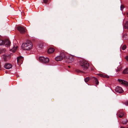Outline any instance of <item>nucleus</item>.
<instances>
[{"label":"nucleus","mask_w":128,"mask_h":128,"mask_svg":"<svg viewBox=\"0 0 128 128\" xmlns=\"http://www.w3.org/2000/svg\"><path fill=\"white\" fill-rule=\"evenodd\" d=\"M45 46V44L44 43H42L40 44L38 46L39 48H44Z\"/></svg>","instance_id":"ddd939ff"},{"label":"nucleus","mask_w":128,"mask_h":128,"mask_svg":"<svg viewBox=\"0 0 128 128\" xmlns=\"http://www.w3.org/2000/svg\"><path fill=\"white\" fill-rule=\"evenodd\" d=\"M126 105H128V101H126L125 103Z\"/></svg>","instance_id":"bb28decb"},{"label":"nucleus","mask_w":128,"mask_h":128,"mask_svg":"<svg viewBox=\"0 0 128 128\" xmlns=\"http://www.w3.org/2000/svg\"><path fill=\"white\" fill-rule=\"evenodd\" d=\"M118 115L120 118H122L125 116L124 112H122V110L120 111L118 113Z\"/></svg>","instance_id":"9d476101"},{"label":"nucleus","mask_w":128,"mask_h":128,"mask_svg":"<svg viewBox=\"0 0 128 128\" xmlns=\"http://www.w3.org/2000/svg\"><path fill=\"white\" fill-rule=\"evenodd\" d=\"M8 57L7 56H4L3 57V58L4 60H6V58Z\"/></svg>","instance_id":"b1692460"},{"label":"nucleus","mask_w":128,"mask_h":128,"mask_svg":"<svg viewBox=\"0 0 128 128\" xmlns=\"http://www.w3.org/2000/svg\"><path fill=\"white\" fill-rule=\"evenodd\" d=\"M115 90L116 92L118 93H122L123 92L122 88L119 86L116 87Z\"/></svg>","instance_id":"6e6552de"},{"label":"nucleus","mask_w":128,"mask_h":128,"mask_svg":"<svg viewBox=\"0 0 128 128\" xmlns=\"http://www.w3.org/2000/svg\"><path fill=\"white\" fill-rule=\"evenodd\" d=\"M40 61L45 64L48 63L49 62V59L47 58H45L44 56H40L39 58Z\"/></svg>","instance_id":"20e7f679"},{"label":"nucleus","mask_w":128,"mask_h":128,"mask_svg":"<svg viewBox=\"0 0 128 128\" xmlns=\"http://www.w3.org/2000/svg\"><path fill=\"white\" fill-rule=\"evenodd\" d=\"M127 16H128V12L127 13Z\"/></svg>","instance_id":"c85d7f7f"},{"label":"nucleus","mask_w":128,"mask_h":128,"mask_svg":"<svg viewBox=\"0 0 128 128\" xmlns=\"http://www.w3.org/2000/svg\"><path fill=\"white\" fill-rule=\"evenodd\" d=\"M122 73L123 74H128V68H127L126 69L124 70Z\"/></svg>","instance_id":"a211bd4d"},{"label":"nucleus","mask_w":128,"mask_h":128,"mask_svg":"<svg viewBox=\"0 0 128 128\" xmlns=\"http://www.w3.org/2000/svg\"><path fill=\"white\" fill-rule=\"evenodd\" d=\"M48 2V0H43V2L45 3L46 4Z\"/></svg>","instance_id":"393cba45"},{"label":"nucleus","mask_w":128,"mask_h":128,"mask_svg":"<svg viewBox=\"0 0 128 128\" xmlns=\"http://www.w3.org/2000/svg\"><path fill=\"white\" fill-rule=\"evenodd\" d=\"M4 68L6 69H9L12 67V65L10 64H6L4 65Z\"/></svg>","instance_id":"1a4fd4ad"},{"label":"nucleus","mask_w":128,"mask_h":128,"mask_svg":"<svg viewBox=\"0 0 128 128\" xmlns=\"http://www.w3.org/2000/svg\"><path fill=\"white\" fill-rule=\"evenodd\" d=\"M94 80L95 82V83L96 84H98L99 83L98 81V80L96 78H94Z\"/></svg>","instance_id":"6ab92c4d"},{"label":"nucleus","mask_w":128,"mask_h":128,"mask_svg":"<svg viewBox=\"0 0 128 128\" xmlns=\"http://www.w3.org/2000/svg\"><path fill=\"white\" fill-rule=\"evenodd\" d=\"M54 48H50L48 50V54H51L54 51Z\"/></svg>","instance_id":"9b49d317"},{"label":"nucleus","mask_w":128,"mask_h":128,"mask_svg":"<svg viewBox=\"0 0 128 128\" xmlns=\"http://www.w3.org/2000/svg\"><path fill=\"white\" fill-rule=\"evenodd\" d=\"M120 128H128V126H127L124 127L123 126H121L120 127Z\"/></svg>","instance_id":"a878e982"},{"label":"nucleus","mask_w":128,"mask_h":128,"mask_svg":"<svg viewBox=\"0 0 128 128\" xmlns=\"http://www.w3.org/2000/svg\"><path fill=\"white\" fill-rule=\"evenodd\" d=\"M122 123L124 124H127L128 125V122L127 120L126 119H124L122 121Z\"/></svg>","instance_id":"2eb2a0df"},{"label":"nucleus","mask_w":128,"mask_h":128,"mask_svg":"<svg viewBox=\"0 0 128 128\" xmlns=\"http://www.w3.org/2000/svg\"><path fill=\"white\" fill-rule=\"evenodd\" d=\"M18 30L22 34L25 33L26 31V30L25 28H24L21 26H18Z\"/></svg>","instance_id":"39448f33"},{"label":"nucleus","mask_w":128,"mask_h":128,"mask_svg":"<svg viewBox=\"0 0 128 128\" xmlns=\"http://www.w3.org/2000/svg\"><path fill=\"white\" fill-rule=\"evenodd\" d=\"M65 57V54L64 52H62L60 56L56 57L55 58V59L57 61H60L64 58Z\"/></svg>","instance_id":"7ed1b4c3"},{"label":"nucleus","mask_w":128,"mask_h":128,"mask_svg":"<svg viewBox=\"0 0 128 128\" xmlns=\"http://www.w3.org/2000/svg\"><path fill=\"white\" fill-rule=\"evenodd\" d=\"M118 81L122 84L123 85L126 86H128V82L125 80L122 79H119L118 80Z\"/></svg>","instance_id":"423d86ee"},{"label":"nucleus","mask_w":128,"mask_h":128,"mask_svg":"<svg viewBox=\"0 0 128 128\" xmlns=\"http://www.w3.org/2000/svg\"><path fill=\"white\" fill-rule=\"evenodd\" d=\"M99 75L101 77L106 78H109V76L104 74H99Z\"/></svg>","instance_id":"4468645a"},{"label":"nucleus","mask_w":128,"mask_h":128,"mask_svg":"<svg viewBox=\"0 0 128 128\" xmlns=\"http://www.w3.org/2000/svg\"><path fill=\"white\" fill-rule=\"evenodd\" d=\"M121 70V68L120 69H118V70H116V72H118V71H120Z\"/></svg>","instance_id":"cd10ccee"},{"label":"nucleus","mask_w":128,"mask_h":128,"mask_svg":"<svg viewBox=\"0 0 128 128\" xmlns=\"http://www.w3.org/2000/svg\"><path fill=\"white\" fill-rule=\"evenodd\" d=\"M68 68H70V66H68Z\"/></svg>","instance_id":"c756f323"},{"label":"nucleus","mask_w":128,"mask_h":128,"mask_svg":"<svg viewBox=\"0 0 128 128\" xmlns=\"http://www.w3.org/2000/svg\"><path fill=\"white\" fill-rule=\"evenodd\" d=\"M23 58L22 56H20L17 58V61L18 64H22L23 60Z\"/></svg>","instance_id":"0eeeda50"},{"label":"nucleus","mask_w":128,"mask_h":128,"mask_svg":"<svg viewBox=\"0 0 128 128\" xmlns=\"http://www.w3.org/2000/svg\"><path fill=\"white\" fill-rule=\"evenodd\" d=\"M4 44V41L0 40V45H2Z\"/></svg>","instance_id":"412c9836"},{"label":"nucleus","mask_w":128,"mask_h":128,"mask_svg":"<svg viewBox=\"0 0 128 128\" xmlns=\"http://www.w3.org/2000/svg\"><path fill=\"white\" fill-rule=\"evenodd\" d=\"M124 8V6L123 5H121L120 6V10H122Z\"/></svg>","instance_id":"5701e85b"},{"label":"nucleus","mask_w":128,"mask_h":128,"mask_svg":"<svg viewBox=\"0 0 128 128\" xmlns=\"http://www.w3.org/2000/svg\"><path fill=\"white\" fill-rule=\"evenodd\" d=\"M124 28L125 29H128V22H126L124 24Z\"/></svg>","instance_id":"dca6fc26"},{"label":"nucleus","mask_w":128,"mask_h":128,"mask_svg":"<svg viewBox=\"0 0 128 128\" xmlns=\"http://www.w3.org/2000/svg\"><path fill=\"white\" fill-rule=\"evenodd\" d=\"M4 44L5 45H9L10 44V41L9 40H7L4 41Z\"/></svg>","instance_id":"f8f14e48"},{"label":"nucleus","mask_w":128,"mask_h":128,"mask_svg":"<svg viewBox=\"0 0 128 128\" xmlns=\"http://www.w3.org/2000/svg\"><path fill=\"white\" fill-rule=\"evenodd\" d=\"M32 47V44L30 41H29L26 43H23L22 46V48L25 50H29L31 49Z\"/></svg>","instance_id":"f257e3e1"},{"label":"nucleus","mask_w":128,"mask_h":128,"mask_svg":"<svg viewBox=\"0 0 128 128\" xmlns=\"http://www.w3.org/2000/svg\"><path fill=\"white\" fill-rule=\"evenodd\" d=\"M80 64L84 70H86L88 67L89 64L87 61L83 59H82L80 60Z\"/></svg>","instance_id":"f03ea898"},{"label":"nucleus","mask_w":128,"mask_h":128,"mask_svg":"<svg viewBox=\"0 0 128 128\" xmlns=\"http://www.w3.org/2000/svg\"><path fill=\"white\" fill-rule=\"evenodd\" d=\"M18 47V46H16L15 47H14L12 49V50L13 52H14L16 49Z\"/></svg>","instance_id":"f3484780"},{"label":"nucleus","mask_w":128,"mask_h":128,"mask_svg":"<svg viewBox=\"0 0 128 128\" xmlns=\"http://www.w3.org/2000/svg\"><path fill=\"white\" fill-rule=\"evenodd\" d=\"M126 46L125 45L123 46L122 47V50H124L126 48Z\"/></svg>","instance_id":"4be33fe9"},{"label":"nucleus","mask_w":128,"mask_h":128,"mask_svg":"<svg viewBox=\"0 0 128 128\" xmlns=\"http://www.w3.org/2000/svg\"><path fill=\"white\" fill-rule=\"evenodd\" d=\"M90 80V78L89 77H87L84 79L85 81L86 82H88Z\"/></svg>","instance_id":"aec40b11"}]
</instances>
